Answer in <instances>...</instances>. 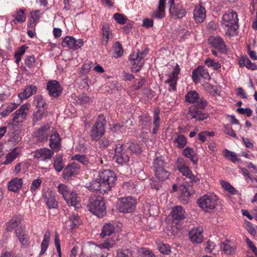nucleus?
Returning a JSON list of instances; mask_svg holds the SVG:
<instances>
[{"label":"nucleus","mask_w":257,"mask_h":257,"mask_svg":"<svg viewBox=\"0 0 257 257\" xmlns=\"http://www.w3.org/2000/svg\"><path fill=\"white\" fill-rule=\"evenodd\" d=\"M136 204L137 201L133 197L120 198L117 202L118 209L121 212L130 213L135 210Z\"/></svg>","instance_id":"9"},{"label":"nucleus","mask_w":257,"mask_h":257,"mask_svg":"<svg viewBox=\"0 0 257 257\" xmlns=\"http://www.w3.org/2000/svg\"><path fill=\"white\" fill-rule=\"evenodd\" d=\"M165 0H159V4L158 9L155 11L152 17L157 19H162L165 17Z\"/></svg>","instance_id":"38"},{"label":"nucleus","mask_w":257,"mask_h":257,"mask_svg":"<svg viewBox=\"0 0 257 257\" xmlns=\"http://www.w3.org/2000/svg\"><path fill=\"white\" fill-rule=\"evenodd\" d=\"M148 54V51L145 50L142 51L137 50V52H134L129 57L131 64L133 65L132 71L137 72L140 71L144 64V58Z\"/></svg>","instance_id":"7"},{"label":"nucleus","mask_w":257,"mask_h":257,"mask_svg":"<svg viewBox=\"0 0 257 257\" xmlns=\"http://www.w3.org/2000/svg\"><path fill=\"white\" fill-rule=\"evenodd\" d=\"M180 68L179 65L176 64L173 71L172 73L169 74V78L166 81V83H169L170 86L172 87V89L174 91L176 90V83L178 79V76L180 72Z\"/></svg>","instance_id":"23"},{"label":"nucleus","mask_w":257,"mask_h":257,"mask_svg":"<svg viewBox=\"0 0 257 257\" xmlns=\"http://www.w3.org/2000/svg\"><path fill=\"white\" fill-rule=\"evenodd\" d=\"M37 89L38 88L35 85H28L25 88L23 92H21L19 94V97L21 99H27L35 94L36 93Z\"/></svg>","instance_id":"32"},{"label":"nucleus","mask_w":257,"mask_h":257,"mask_svg":"<svg viewBox=\"0 0 257 257\" xmlns=\"http://www.w3.org/2000/svg\"><path fill=\"white\" fill-rule=\"evenodd\" d=\"M106 121L103 116L99 115L92 127L90 137L94 141H97L104 134Z\"/></svg>","instance_id":"8"},{"label":"nucleus","mask_w":257,"mask_h":257,"mask_svg":"<svg viewBox=\"0 0 257 257\" xmlns=\"http://www.w3.org/2000/svg\"><path fill=\"white\" fill-rule=\"evenodd\" d=\"M14 18L11 21L15 24H22L26 20V15L25 14V11L23 9H19L15 11L12 15Z\"/></svg>","instance_id":"29"},{"label":"nucleus","mask_w":257,"mask_h":257,"mask_svg":"<svg viewBox=\"0 0 257 257\" xmlns=\"http://www.w3.org/2000/svg\"><path fill=\"white\" fill-rule=\"evenodd\" d=\"M209 43L221 53L227 51L226 46L222 38L219 36H211L208 39Z\"/></svg>","instance_id":"19"},{"label":"nucleus","mask_w":257,"mask_h":257,"mask_svg":"<svg viewBox=\"0 0 257 257\" xmlns=\"http://www.w3.org/2000/svg\"><path fill=\"white\" fill-rule=\"evenodd\" d=\"M218 198L213 194H207L200 197L197 200L198 206L204 211L210 212L215 208Z\"/></svg>","instance_id":"6"},{"label":"nucleus","mask_w":257,"mask_h":257,"mask_svg":"<svg viewBox=\"0 0 257 257\" xmlns=\"http://www.w3.org/2000/svg\"><path fill=\"white\" fill-rule=\"evenodd\" d=\"M192 78L193 81L196 83L199 81L200 78L210 79V76L207 70L204 66H199L193 71Z\"/></svg>","instance_id":"15"},{"label":"nucleus","mask_w":257,"mask_h":257,"mask_svg":"<svg viewBox=\"0 0 257 257\" xmlns=\"http://www.w3.org/2000/svg\"><path fill=\"white\" fill-rule=\"evenodd\" d=\"M102 35L101 43L102 45L105 46L112 37V33L110 31V27L107 24H104L102 26Z\"/></svg>","instance_id":"33"},{"label":"nucleus","mask_w":257,"mask_h":257,"mask_svg":"<svg viewBox=\"0 0 257 257\" xmlns=\"http://www.w3.org/2000/svg\"><path fill=\"white\" fill-rule=\"evenodd\" d=\"M113 158L120 165L125 164L129 161L130 155L122 144H118L115 145Z\"/></svg>","instance_id":"10"},{"label":"nucleus","mask_w":257,"mask_h":257,"mask_svg":"<svg viewBox=\"0 0 257 257\" xmlns=\"http://www.w3.org/2000/svg\"><path fill=\"white\" fill-rule=\"evenodd\" d=\"M125 147L132 153L134 154H139L142 152L141 148L140 145L134 142H131L126 144Z\"/></svg>","instance_id":"47"},{"label":"nucleus","mask_w":257,"mask_h":257,"mask_svg":"<svg viewBox=\"0 0 257 257\" xmlns=\"http://www.w3.org/2000/svg\"><path fill=\"white\" fill-rule=\"evenodd\" d=\"M114 49L115 54H116L115 57H119L122 55L123 53V50L119 42H116L115 43Z\"/></svg>","instance_id":"60"},{"label":"nucleus","mask_w":257,"mask_h":257,"mask_svg":"<svg viewBox=\"0 0 257 257\" xmlns=\"http://www.w3.org/2000/svg\"><path fill=\"white\" fill-rule=\"evenodd\" d=\"M54 155V151L48 148H41L34 152V157L41 161L50 160Z\"/></svg>","instance_id":"14"},{"label":"nucleus","mask_w":257,"mask_h":257,"mask_svg":"<svg viewBox=\"0 0 257 257\" xmlns=\"http://www.w3.org/2000/svg\"><path fill=\"white\" fill-rule=\"evenodd\" d=\"M176 167L182 175L185 177L184 180H186V182L194 184H198L199 182V179L192 174L189 168L188 162L183 158H179L177 159Z\"/></svg>","instance_id":"5"},{"label":"nucleus","mask_w":257,"mask_h":257,"mask_svg":"<svg viewBox=\"0 0 257 257\" xmlns=\"http://www.w3.org/2000/svg\"><path fill=\"white\" fill-rule=\"evenodd\" d=\"M87 208L89 211L99 217H103L106 213L104 199L100 196L90 197Z\"/></svg>","instance_id":"4"},{"label":"nucleus","mask_w":257,"mask_h":257,"mask_svg":"<svg viewBox=\"0 0 257 257\" xmlns=\"http://www.w3.org/2000/svg\"><path fill=\"white\" fill-rule=\"evenodd\" d=\"M183 155L189 158L194 164H197L198 158L193 148L187 147L183 151Z\"/></svg>","instance_id":"34"},{"label":"nucleus","mask_w":257,"mask_h":257,"mask_svg":"<svg viewBox=\"0 0 257 257\" xmlns=\"http://www.w3.org/2000/svg\"><path fill=\"white\" fill-rule=\"evenodd\" d=\"M81 223V221L79 216L75 213H72L70 215L69 219L67 222V224H68L70 229H73L79 226Z\"/></svg>","instance_id":"39"},{"label":"nucleus","mask_w":257,"mask_h":257,"mask_svg":"<svg viewBox=\"0 0 257 257\" xmlns=\"http://www.w3.org/2000/svg\"><path fill=\"white\" fill-rule=\"evenodd\" d=\"M169 12L172 17L179 19H182L187 14L186 10L179 4L171 6L169 8Z\"/></svg>","instance_id":"20"},{"label":"nucleus","mask_w":257,"mask_h":257,"mask_svg":"<svg viewBox=\"0 0 257 257\" xmlns=\"http://www.w3.org/2000/svg\"><path fill=\"white\" fill-rule=\"evenodd\" d=\"M157 246L160 252L164 254H169L171 252L170 247L168 244L160 242L158 243Z\"/></svg>","instance_id":"52"},{"label":"nucleus","mask_w":257,"mask_h":257,"mask_svg":"<svg viewBox=\"0 0 257 257\" xmlns=\"http://www.w3.org/2000/svg\"><path fill=\"white\" fill-rule=\"evenodd\" d=\"M116 180L114 172L110 170L100 172L98 178L92 180L85 185L89 191L100 193L109 191Z\"/></svg>","instance_id":"1"},{"label":"nucleus","mask_w":257,"mask_h":257,"mask_svg":"<svg viewBox=\"0 0 257 257\" xmlns=\"http://www.w3.org/2000/svg\"><path fill=\"white\" fill-rule=\"evenodd\" d=\"M220 184L221 185L222 187L229 193L232 194H235L236 193V190L228 182L223 180H221Z\"/></svg>","instance_id":"49"},{"label":"nucleus","mask_w":257,"mask_h":257,"mask_svg":"<svg viewBox=\"0 0 257 257\" xmlns=\"http://www.w3.org/2000/svg\"><path fill=\"white\" fill-rule=\"evenodd\" d=\"M61 140L59 134L54 127H52L49 140V147L52 151L58 152L60 150L61 147Z\"/></svg>","instance_id":"11"},{"label":"nucleus","mask_w":257,"mask_h":257,"mask_svg":"<svg viewBox=\"0 0 257 257\" xmlns=\"http://www.w3.org/2000/svg\"><path fill=\"white\" fill-rule=\"evenodd\" d=\"M41 17L40 11L35 10L31 13V20L28 24V27L34 29L37 24L39 22Z\"/></svg>","instance_id":"37"},{"label":"nucleus","mask_w":257,"mask_h":257,"mask_svg":"<svg viewBox=\"0 0 257 257\" xmlns=\"http://www.w3.org/2000/svg\"><path fill=\"white\" fill-rule=\"evenodd\" d=\"M72 160L76 161L83 165L86 166L89 163L88 160L84 155L77 154L73 156L71 158Z\"/></svg>","instance_id":"50"},{"label":"nucleus","mask_w":257,"mask_h":257,"mask_svg":"<svg viewBox=\"0 0 257 257\" xmlns=\"http://www.w3.org/2000/svg\"><path fill=\"white\" fill-rule=\"evenodd\" d=\"M138 257H155V256L150 250H144L142 249V251H139Z\"/></svg>","instance_id":"64"},{"label":"nucleus","mask_w":257,"mask_h":257,"mask_svg":"<svg viewBox=\"0 0 257 257\" xmlns=\"http://www.w3.org/2000/svg\"><path fill=\"white\" fill-rule=\"evenodd\" d=\"M114 227L113 225L110 223L105 224L100 233L101 237L103 238L107 235H111L114 231Z\"/></svg>","instance_id":"45"},{"label":"nucleus","mask_w":257,"mask_h":257,"mask_svg":"<svg viewBox=\"0 0 257 257\" xmlns=\"http://www.w3.org/2000/svg\"><path fill=\"white\" fill-rule=\"evenodd\" d=\"M172 218L175 220H181L184 218L185 211L180 206H177L173 208L171 211Z\"/></svg>","instance_id":"40"},{"label":"nucleus","mask_w":257,"mask_h":257,"mask_svg":"<svg viewBox=\"0 0 257 257\" xmlns=\"http://www.w3.org/2000/svg\"><path fill=\"white\" fill-rule=\"evenodd\" d=\"M236 111L239 114H246L248 117L252 115V111L249 108H243L242 107L238 108L236 109Z\"/></svg>","instance_id":"62"},{"label":"nucleus","mask_w":257,"mask_h":257,"mask_svg":"<svg viewBox=\"0 0 257 257\" xmlns=\"http://www.w3.org/2000/svg\"><path fill=\"white\" fill-rule=\"evenodd\" d=\"M220 248L224 253L227 255H232L234 254L236 249V246L234 243L229 240L224 241L221 244Z\"/></svg>","instance_id":"31"},{"label":"nucleus","mask_w":257,"mask_h":257,"mask_svg":"<svg viewBox=\"0 0 257 257\" xmlns=\"http://www.w3.org/2000/svg\"><path fill=\"white\" fill-rule=\"evenodd\" d=\"M34 101L37 110H42L45 109V110H47L48 104L46 100L43 98L42 96L37 95L35 96Z\"/></svg>","instance_id":"41"},{"label":"nucleus","mask_w":257,"mask_h":257,"mask_svg":"<svg viewBox=\"0 0 257 257\" xmlns=\"http://www.w3.org/2000/svg\"><path fill=\"white\" fill-rule=\"evenodd\" d=\"M47 89L49 95L54 97H57L61 95L62 88L58 81L51 80L47 84Z\"/></svg>","instance_id":"13"},{"label":"nucleus","mask_w":257,"mask_h":257,"mask_svg":"<svg viewBox=\"0 0 257 257\" xmlns=\"http://www.w3.org/2000/svg\"><path fill=\"white\" fill-rule=\"evenodd\" d=\"M165 163L164 160L159 158H157L154 161V170H161V169H165L164 165Z\"/></svg>","instance_id":"55"},{"label":"nucleus","mask_w":257,"mask_h":257,"mask_svg":"<svg viewBox=\"0 0 257 257\" xmlns=\"http://www.w3.org/2000/svg\"><path fill=\"white\" fill-rule=\"evenodd\" d=\"M19 155V153L16 148L12 150V151L8 153L6 156V159L3 162L5 165H9L15 160Z\"/></svg>","instance_id":"42"},{"label":"nucleus","mask_w":257,"mask_h":257,"mask_svg":"<svg viewBox=\"0 0 257 257\" xmlns=\"http://www.w3.org/2000/svg\"><path fill=\"white\" fill-rule=\"evenodd\" d=\"M86 249V254L80 257H104L101 252V248L94 244L88 245Z\"/></svg>","instance_id":"21"},{"label":"nucleus","mask_w":257,"mask_h":257,"mask_svg":"<svg viewBox=\"0 0 257 257\" xmlns=\"http://www.w3.org/2000/svg\"><path fill=\"white\" fill-rule=\"evenodd\" d=\"M116 257H133V253L128 249L121 248L117 250Z\"/></svg>","instance_id":"54"},{"label":"nucleus","mask_w":257,"mask_h":257,"mask_svg":"<svg viewBox=\"0 0 257 257\" xmlns=\"http://www.w3.org/2000/svg\"><path fill=\"white\" fill-rule=\"evenodd\" d=\"M160 110L159 109H156L154 111V118H153V124L154 126H160V116H159Z\"/></svg>","instance_id":"61"},{"label":"nucleus","mask_w":257,"mask_h":257,"mask_svg":"<svg viewBox=\"0 0 257 257\" xmlns=\"http://www.w3.org/2000/svg\"><path fill=\"white\" fill-rule=\"evenodd\" d=\"M156 177L160 181H164L168 179L170 173L165 169H161V170H156L155 171Z\"/></svg>","instance_id":"46"},{"label":"nucleus","mask_w":257,"mask_h":257,"mask_svg":"<svg viewBox=\"0 0 257 257\" xmlns=\"http://www.w3.org/2000/svg\"><path fill=\"white\" fill-rule=\"evenodd\" d=\"M223 157L228 160H230L233 163H235L237 159L236 154L232 151L227 149H225L223 152Z\"/></svg>","instance_id":"48"},{"label":"nucleus","mask_w":257,"mask_h":257,"mask_svg":"<svg viewBox=\"0 0 257 257\" xmlns=\"http://www.w3.org/2000/svg\"><path fill=\"white\" fill-rule=\"evenodd\" d=\"M67 204L69 206H73L75 208H79L80 206V198L77 194L74 191L67 195V198L64 199Z\"/></svg>","instance_id":"26"},{"label":"nucleus","mask_w":257,"mask_h":257,"mask_svg":"<svg viewBox=\"0 0 257 257\" xmlns=\"http://www.w3.org/2000/svg\"><path fill=\"white\" fill-rule=\"evenodd\" d=\"M47 110H45V109H43L42 110L37 109L34 111L32 117L33 124H35V123L41 121L44 116L47 115Z\"/></svg>","instance_id":"43"},{"label":"nucleus","mask_w":257,"mask_h":257,"mask_svg":"<svg viewBox=\"0 0 257 257\" xmlns=\"http://www.w3.org/2000/svg\"><path fill=\"white\" fill-rule=\"evenodd\" d=\"M15 233L16 236L22 244L25 245L27 243L28 235L25 227L20 225V227L16 229Z\"/></svg>","instance_id":"30"},{"label":"nucleus","mask_w":257,"mask_h":257,"mask_svg":"<svg viewBox=\"0 0 257 257\" xmlns=\"http://www.w3.org/2000/svg\"><path fill=\"white\" fill-rule=\"evenodd\" d=\"M115 241L112 239H108L103 243L100 244L99 247L101 248V252L102 253V249H109L113 247L115 245Z\"/></svg>","instance_id":"51"},{"label":"nucleus","mask_w":257,"mask_h":257,"mask_svg":"<svg viewBox=\"0 0 257 257\" xmlns=\"http://www.w3.org/2000/svg\"><path fill=\"white\" fill-rule=\"evenodd\" d=\"M53 167L57 172L62 171L64 167L63 160V156L61 154H57L53 158Z\"/></svg>","instance_id":"36"},{"label":"nucleus","mask_w":257,"mask_h":257,"mask_svg":"<svg viewBox=\"0 0 257 257\" xmlns=\"http://www.w3.org/2000/svg\"><path fill=\"white\" fill-rule=\"evenodd\" d=\"M45 201L49 208H56L58 203L55 199L54 193L51 191L48 190L44 194Z\"/></svg>","instance_id":"25"},{"label":"nucleus","mask_w":257,"mask_h":257,"mask_svg":"<svg viewBox=\"0 0 257 257\" xmlns=\"http://www.w3.org/2000/svg\"><path fill=\"white\" fill-rule=\"evenodd\" d=\"M35 62V59L33 56H29L25 59V64L28 68L33 67Z\"/></svg>","instance_id":"63"},{"label":"nucleus","mask_w":257,"mask_h":257,"mask_svg":"<svg viewBox=\"0 0 257 257\" xmlns=\"http://www.w3.org/2000/svg\"><path fill=\"white\" fill-rule=\"evenodd\" d=\"M206 10L201 5L196 6L193 11V17L197 23H202L205 20Z\"/></svg>","instance_id":"22"},{"label":"nucleus","mask_w":257,"mask_h":257,"mask_svg":"<svg viewBox=\"0 0 257 257\" xmlns=\"http://www.w3.org/2000/svg\"><path fill=\"white\" fill-rule=\"evenodd\" d=\"M23 184V181L22 178H14L9 182L8 190L11 192H17L22 188Z\"/></svg>","instance_id":"28"},{"label":"nucleus","mask_w":257,"mask_h":257,"mask_svg":"<svg viewBox=\"0 0 257 257\" xmlns=\"http://www.w3.org/2000/svg\"><path fill=\"white\" fill-rule=\"evenodd\" d=\"M80 166L76 162H72L69 164L63 170L62 174L63 178L68 179L70 177L78 173Z\"/></svg>","instance_id":"16"},{"label":"nucleus","mask_w":257,"mask_h":257,"mask_svg":"<svg viewBox=\"0 0 257 257\" xmlns=\"http://www.w3.org/2000/svg\"><path fill=\"white\" fill-rule=\"evenodd\" d=\"M52 127H50L48 124L42 126L36 133V138L41 142L47 140L49 135L51 133Z\"/></svg>","instance_id":"24"},{"label":"nucleus","mask_w":257,"mask_h":257,"mask_svg":"<svg viewBox=\"0 0 257 257\" xmlns=\"http://www.w3.org/2000/svg\"><path fill=\"white\" fill-rule=\"evenodd\" d=\"M238 19L236 12L233 10H228L222 16L221 25L226 35L230 37L237 34L238 28Z\"/></svg>","instance_id":"3"},{"label":"nucleus","mask_w":257,"mask_h":257,"mask_svg":"<svg viewBox=\"0 0 257 257\" xmlns=\"http://www.w3.org/2000/svg\"><path fill=\"white\" fill-rule=\"evenodd\" d=\"M17 107V105L15 103L9 104L7 107L1 112V114L3 115V116H6L15 109H16Z\"/></svg>","instance_id":"56"},{"label":"nucleus","mask_w":257,"mask_h":257,"mask_svg":"<svg viewBox=\"0 0 257 257\" xmlns=\"http://www.w3.org/2000/svg\"><path fill=\"white\" fill-rule=\"evenodd\" d=\"M215 243L210 240H208L206 242L204 247L205 251L206 253H211L215 249Z\"/></svg>","instance_id":"59"},{"label":"nucleus","mask_w":257,"mask_h":257,"mask_svg":"<svg viewBox=\"0 0 257 257\" xmlns=\"http://www.w3.org/2000/svg\"><path fill=\"white\" fill-rule=\"evenodd\" d=\"M83 45L81 39L75 40L72 37L66 36L62 41L61 45L63 47H67L74 50L80 48Z\"/></svg>","instance_id":"12"},{"label":"nucleus","mask_w":257,"mask_h":257,"mask_svg":"<svg viewBox=\"0 0 257 257\" xmlns=\"http://www.w3.org/2000/svg\"><path fill=\"white\" fill-rule=\"evenodd\" d=\"M205 63L209 67H212L215 70H218L221 68V65L218 61L212 60L210 58H207Z\"/></svg>","instance_id":"53"},{"label":"nucleus","mask_w":257,"mask_h":257,"mask_svg":"<svg viewBox=\"0 0 257 257\" xmlns=\"http://www.w3.org/2000/svg\"><path fill=\"white\" fill-rule=\"evenodd\" d=\"M179 190L180 200L183 204H187L190 196L193 193L192 187L189 185H180Z\"/></svg>","instance_id":"18"},{"label":"nucleus","mask_w":257,"mask_h":257,"mask_svg":"<svg viewBox=\"0 0 257 257\" xmlns=\"http://www.w3.org/2000/svg\"><path fill=\"white\" fill-rule=\"evenodd\" d=\"M185 100L190 103H196V105L191 106L189 108L188 114L191 118L201 121L208 118V114L202 112V110L206 106L207 102L203 97L200 98L199 94L196 91H189L185 96Z\"/></svg>","instance_id":"2"},{"label":"nucleus","mask_w":257,"mask_h":257,"mask_svg":"<svg viewBox=\"0 0 257 257\" xmlns=\"http://www.w3.org/2000/svg\"><path fill=\"white\" fill-rule=\"evenodd\" d=\"M29 109L27 104H23L13 114V121L16 123L22 122L27 117V113L26 112Z\"/></svg>","instance_id":"17"},{"label":"nucleus","mask_w":257,"mask_h":257,"mask_svg":"<svg viewBox=\"0 0 257 257\" xmlns=\"http://www.w3.org/2000/svg\"><path fill=\"white\" fill-rule=\"evenodd\" d=\"M20 222L19 221H17L15 219H12L7 223L6 229L8 231H12L14 228L20 227Z\"/></svg>","instance_id":"57"},{"label":"nucleus","mask_w":257,"mask_h":257,"mask_svg":"<svg viewBox=\"0 0 257 257\" xmlns=\"http://www.w3.org/2000/svg\"><path fill=\"white\" fill-rule=\"evenodd\" d=\"M113 18L115 21L119 24H124L127 20L126 17L119 13H115L113 15Z\"/></svg>","instance_id":"58"},{"label":"nucleus","mask_w":257,"mask_h":257,"mask_svg":"<svg viewBox=\"0 0 257 257\" xmlns=\"http://www.w3.org/2000/svg\"><path fill=\"white\" fill-rule=\"evenodd\" d=\"M173 142L179 149L184 148L187 144V139L185 136L178 133L174 136Z\"/></svg>","instance_id":"35"},{"label":"nucleus","mask_w":257,"mask_h":257,"mask_svg":"<svg viewBox=\"0 0 257 257\" xmlns=\"http://www.w3.org/2000/svg\"><path fill=\"white\" fill-rule=\"evenodd\" d=\"M202 231L203 229L201 227L193 228L189 232V237L191 241L197 243H201L203 239Z\"/></svg>","instance_id":"27"},{"label":"nucleus","mask_w":257,"mask_h":257,"mask_svg":"<svg viewBox=\"0 0 257 257\" xmlns=\"http://www.w3.org/2000/svg\"><path fill=\"white\" fill-rule=\"evenodd\" d=\"M58 192L61 194L63 198L65 199L67 198L70 193L73 191L67 185L64 184H60L57 187Z\"/></svg>","instance_id":"44"}]
</instances>
